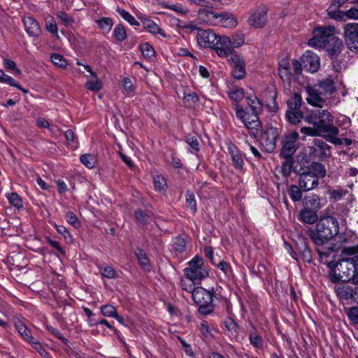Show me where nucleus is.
Returning <instances> with one entry per match:
<instances>
[{"label": "nucleus", "mask_w": 358, "mask_h": 358, "mask_svg": "<svg viewBox=\"0 0 358 358\" xmlns=\"http://www.w3.org/2000/svg\"><path fill=\"white\" fill-rule=\"evenodd\" d=\"M50 58L51 61L55 66L61 69H65L66 67L67 62L62 55L58 53H52Z\"/></svg>", "instance_id": "57"}, {"label": "nucleus", "mask_w": 358, "mask_h": 358, "mask_svg": "<svg viewBox=\"0 0 358 358\" xmlns=\"http://www.w3.org/2000/svg\"><path fill=\"white\" fill-rule=\"evenodd\" d=\"M334 264H337L338 270L343 278V282H351L353 284L354 268L352 258L339 259L337 262H334Z\"/></svg>", "instance_id": "16"}, {"label": "nucleus", "mask_w": 358, "mask_h": 358, "mask_svg": "<svg viewBox=\"0 0 358 358\" xmlns=\"http://www.w3.org/2000/svg\"><path fill=\"white\" fill-rule=\"evenodd\" d=\"M302 189L299 185H292L287 190L288 194L293 202H298L302 199Z\"/></svg>", "instance_id": "43"}, {"label": "nucleus", "mask_w": 358, "mask_h": 358, "mask_svg": "<svg viewBox=\"0 0 358 358\" xmlns=\"http://www.w3.org/2000/svg\"><path fill=\"white\" fill-rule=\"evenodd\" d=\"M113 36L118 42H122L127 38V32L122 24H118L115 26Z\"/></svg>", "instance_id": "51"}, {"label": "nucleus", "mask_w": 358, "mask_h": 358, "mask_svg": "<svg viewBox=\"0 0 358 358\" xmlns=\"http://www.w3.org/2000/svg\"><path fill=\"white\" fill-rule=\"evenodd\" d=\"M336 236L338 242L341 243H350L357 239L356 234L348 228L342 231H338Z\"/></svg>", "instance_id": "31"}, {"label": "nucleus", "mask_w": 358, "mask_h": 358, "mask_svg": "<svg viewBox=\"0 0 358 358\" xmlns=\"http://www.w3.org/2000/svg\"><path fill=\"white\" fill-rule=\"evenodd\" d=\"M199 19L213 26H221L223 27H234L238 22L236 19L228 13H216L213 8H201L198 12Z\"/></svg>", "instance_id": "3"}, {"label": "nucleus", "mask_w": 358, "mask_h": 358, "mask_svg": "<svg viewBox=\"0 0 358 358\" xmlns=\"http://www.w3.org/2000/svg\"><path fill=\"white\" fill-rule=\"evenodd\" d=\"M245 36L243 34H235L229 37L231 43V47L234 50L243 45L245 43Z\"/></svg>", "instance_id": "56"}, {"label": "nucleus", "mask_w": 358, "mask_h": 358, "mask_svg": "<svg viewBox=\"0 0 358 358\" xmlns=\"http://www.w3.org/2000/svg\"><path fill=\"white\" fill-rule=\"evenodd\" d=\"M299 134L291 131L285 134L281 140V149L279 156L281 158H291L298 149Z\"/></svg>", "instance_id": "8"}, {"label": "nucleus", "mask_w": 358, "mask_h": 358, "mask_svg": "<svg viewBox=\"0 0 358 358\" xmlns=\"http://www.w3.org/2000/svg\"><path fill=\"white\" fill-rule=\"evenodd\" d=\"M227 148L228 153L231 157V163L234 168L236 171L243 172L244 171L245 165L243 161V157L245 156V154L243 153L231 141H228L227 143Z\"/></svg>", "instance_id": "13"}, {"label": "nucleus", "mask_w": 358, "mask_h": 358, "mask_svg": "<svg viewBox=\"0 0 358 358\" xmlns=\"http://www.w3.org/2000/svg\"><path fill=\"white\" fill-rule=\"evenodd\" d=\"M116 11L124 20L127 21L131 26L140 25V23L135 19V17L126 10L117 7Z\"/></svg>", "instance_id": "48"}, {"label": "nucleus", "mask_w": 358, "mask_h": 358, "mask_svg": "<svg viewBox=\"0 0 358 358\" xmlns=\"http://www.w3.org/2000/svg\"><path fill=\"white\" fill-rule=\"evenodd\" d=\"M331 146L322 139H314L309 147V156L315 159L324 160L331 155Z\"/></svg>", "instance_id": "12"}, {"label": "nucleus", "mask_w": 358, "mask_h": 358, "mask_svg": "<svg viewBox=\"0 0 358 358\" xmlns=\"http://www.w3.org/2000/svg\"><path fill=\"white\" fill-rule=\"evenodd\" d=\"M345 43L351 51L358 50V23H347L343 27Z\"/></svg>", "instance_id": "11"}, {"label": "nucleus", "mask_w": 358, "mask_h": 358, "mask_svg": "<svg viewBox=\"0 0 358 358\" xmlns=\"http://www.w3.org/2000/svg\"><path fill=\"white\" fill-rule=\"evenodd\" d=\"M311 162L307 157H303L299 164L294 166V172L301 174L302 172H310Z\"/></svg>", "instance_id": "44"}, {"label": "nucleus", "mask_w": 358, "mask_h": 358, "mask_svg": "<svg viewBox=\"0 0 358 358\" xmlns=\"http://www.w3.org/2000/svg\"><path fill=\"white\" fill-rule=\"evenodd\" d=\"M24 29L27 34L31 37L38 38L41 29L38 21L31 16L24 17L22 20Z\"/></svg>", "instance_id": "22"}, {"label": "nucleus", "mask_w": 358, "mask_h": 358, "mask_svg": "<svg viewBox=\"0 0 358 358\" xmlns=\"http://www.w3.org/2000/svg\"><path fill=\"white\" fill-rule=\"evenodd\" d=\"M310 172L313 173L314 176L319 178H323L326 176L327 171L323 164L317 162H312L310 169Z\"/></svg>", "instance_id": "38"}, {"label": "nucleus", "mask_w": 358, "mask_h": 358, "mask_svg": "<svg viewBox=\"0 0 358 358\" xmlns=\"http://www.w3.org/2000/svg\"><path fill=\"white\" fill-rule=\"evenodd\" d=\"M338 229L339 224L336 217L331 215H321L315 229L310 231L309 236L317 246H322L334 238Z\"/></svg>", "instance_id": "2"}, {"label": "nucleus", "mask_w": 358, "mask_h": 358, "mask_svg": "<svg viewBox=\"0 0 358 358\" xmlns=\"http://www.w3.org/2000/svg\"><path fill=\"white\" fill-rule=\"evenodd\" d=\"M101 275L108 279H115L117 277L116 271L110 266H105L99 268Z\"/></svg>", "instance_id": "59"}, {"label": "nucleus", "mask_w": 358, "mask_h": 358, "mask_svg": "<svg viewBox=\"0 0 358 358\" xmlns=\"http://www.w3.org/2000/svg\"><path fill=\"white\" fill-rule=\"evenodd\" d=\"M337 294L343 299L358 301V287L343 285L337 289Z\"/></svg>", "instance_id": "23"}, {"label": "nucleus", "mask_w": 358, "mask_h": 358, "mask_svg": "<svg viewBox=\"0 0 358 358\" xmlns=\"http://www.w3.org/2000/svg\"><path fill=\"white\" fill-rule=\"evenodd\" d=\"M327 193L329 196L330 199L338 201L340 200L344 194H345V191L343 190L342 188L336 189L329 188L327 189Z\"/></svg>", "instance_id": "63"}, {"label": "nucleus", "mask_w": 358, "mask_h": 358, "mask_svg": "<svg viewBox=\"0 0 358 358\" xmlns=\"http://www.w3.org/2000/svg\"><path fill=\"white\" fill-rule=\"evenodd\" d=\"M199 96L195 92L187 93L186 92L183 94L182 101L184 106L186 108L194 109L199 103Z\"/></svg>", "instance_id": "33"}, {"label": "nucleus", "mask_w": 358, "mask_h": 358, "mask_svg": "<svg viewBox=\"0 0 358 358\" xmlns=\"http://www.w3.org/2000/svg\"><path fill=\"white\" fill-rule=\"evenodd\" d=\"M303 69L310 73H316L320 67V57L311 50H306L302 55Z\"/></svg>", "instance_id": "15"}, {"label": "nucleus", "mask_w": 358, "mask_h": 358, "mask_svg": "<svg viewBox=\"0 0 358 358\" xmlns=\"http://www.w3.org/2000/svg\"><path fill=\"white\" fill-rule=\"evenodd\" d=\"M285 160L281 164V173L283 177L287 178L292 171H294V166L293 163V158H283Z\"/></svg>", "instance_id": "42"}, {"label": "nucleus", "mask_w": 358, "mask_h": 358, "mask_svg": "<svg viewBox=\"0 0 358 358\" xmlns=\"http://www.w3.org/2000/svg\"><path fill=\"white\" fill-rule=\"evenodd\" d=\"M96 23L101 29L107 31H110L113 25L112 19L108 17H101L100 20H96Z\"/></svg>", "instance_id": "60"}, {"label": "nucleus", "mask_w": 358, "mask_h": 358, "mask_svg": "<svg viewBox=\"0 0 358 358\" xmlns=\"http://www.w3.org/2000/svg\"><path fill=\"white\" fill-rule=\"evenodd\" d=\"M173 248L177 252L182 253L186 250V240L180 236L174 238L173 241Z\"/></svg>", "instance_id": "54"}, {"label": "nucleus", "mask_w": 358, "mask_h": 358, "mask_svg": "<svg viewBox=\"0 0 358 358\" xmlns=\"http://www.w3.org/2000/svg\"><path fill=\"white\" fill-rule=\"evenodd\" d=\"M15 327L17 332L26 341L31 342L34 337L31 335V330L27 328L22 320L20 317H15L13 318Z\"/></svg>", "instance_id": "24"}, {"label": "nucleus", "mask_w": 358, "mask_h": 358, "mask_svg": "<svg viewBox=\"0 0 358 358\" xmlns=\"http://www.w3.org/2000/svg\"><path fill=\"white\" fill-rule=\"evenodd\" d=\"M303 208L318 211L321 207L320 198L318 195L306 196L302 199Z\"/></svg>", "instance_id": "25"}, {"label": "nucleus", "mask_w": 358, "mask_h": 358, "mask_svg": "<svg viewBox=\"0 0 358 358\" xmlns=\"http://www.w3.org/2000/svg\"><path fill=\"white\" fill-rule=\"evenodd\" d=\"M55 227L57 231L59 234L63 236L65 241L67 243H73V236H71V234H70L69 230L64 226L55 224Z\"/></svg>", "instance_id": "58"}, {"label": "nucleus", "mask_w": 358, "mask_h": 358, "mask_svg": "<svg viewBox=\"0 0 358 358\" xmlns=\"http://www.w3.org/2000/svg\"><path fill=\"white\" fill-rule=\"evenodd\" d=\"M278 136V129L273 127H266L262 131L260 142L266 152L272 153L275 150Z\"/></svg>", "instance_id": "10"}, {"label": "nucleus", "mask_w": 358, "mask_h": 358, "mask_svg": "<svg viewBox=\"0 0 358 358\" xmlns=\"http://www.w3.org/2000/svg\"><path fill=\"white\" fill-rule=\"evenodd\" d=\"M203 265V259L201 257L196 255L189 262V266L184 269L185 275L200 284L201 280L208 276V272L202 267Z\"/></svg>", "instance_id": "7"}, {"label": "nucleus", "mask_w": 358, "mask_h": 358, "mask_svg": "<svg viewBox=\"0 0 358 358\" xmlns=\"http://www.w3.org/2000/svg\"><path fill=\"white\" fill-rule=\"evenodd\" d=\"M343 48L344 45L343 41L338 36H334L322 49L326 50L330 58H334L340 55Z\"/></svg>", "instance_id": "21"}, {"label": "nucleus", "mask_w": 358, "mask_h": 358, "mask_svg": "<svg viewBox=\"0 0 358 358\" xmlns=\"http://www.w3.org/2000/svg\"><path fill=\"white\" fill-rule=\"evenodd\" d=\"M358 255V244L356 245L344 247L341 252L340 259H350L352 257Z\"/></svg>", "instance_id": "50"}, {"label": "nucleus", "mask_w": 358, "mask_h": 358, "mask_svg": "<svg viewBox=\"0 0 358 358\" xmlns=\"http://www.w3.org/2000/svg\"><path fill=\"white\" fill-rule=\"evenodd\" d=\"M80 162L88 169H92L94 167L96 159L94 155L92 154H84L80 157Z\"/></svg>", "instance_id": "52"}, {"label": "nucleus", "mask_w": 358, "mask_h": 358, "mask_svg": "<svg viewBox=\"0 0 358 358\" xmlns=\"http://www.w3.org/2000/svg\"><path fill=\"white\" fill-rule=\"evenodd\" d=\"M45 21L47 31L53 35L57 36L58 28L55 18L52 15H48L45 18Z\"/></svg>", "instance_id": "53"}, {"label": "nucleus", "mask_w": 358, "mask_h": 358, "mask_svg": "<svg viewBox=\"0 0 358 358\" xmlns=\"http://www.w3.org/2000/svg\"><path fill=\"white\" fill-rule=\"evenodd\" d=\"M185 141L196 152L200 150L198 138L196 136L187 134L185 138Z\"/></svg>", "instance_id": "62"}, {"label": "nucleus", "mask_w": 358, "mask_h": 358, "mask_svg": "<svg viewBox=\"0 0 358 358\" xmlns=\"http://www.w3.org/2000/svg\"><path fill=\"white\" fill-rule=\"evenodd\" d=\"M318 87L323 96H331L336 91L335 83L331 78L320 80Z\"/></svg>", "instance_id": "26"}, {"label": "nucleus", "mask_w": 358, "mask_h": 358, "mask_svg": "<svg viewBox=\"0 0 358 358\" xmlns=\"http://www.w3.org/2000/svg\"><path fill=\"white\" fill-rule=\"evenodd\" d=\"M57 17L66 27H72L75 23L74 18L64 11H57Z\"/></svg>", "instance_id": "46"}, {"label": "nucleus", "mask_w": 358, "mask_h": 358, "mask_svg": "<svg viewBox=\"0 0 358 358\" xmlns=\"http://www.w3.org/2000/svg\"><path fill=\"white\" fill-rule=\"evenodd\" d=\"M329 268L328 278L332 283H338L340 281L343 282V278L338 270L337 264L334 262L330 261L327 263Z\"/></svg>", "instance_id": "30"}, {"label": "nucleus", "mask_w": 358, "mask_h": 358, "mask_svg": "<svg viewBox=\"0 0 358 358\" xmlns=\"http://www.w3.org/2000/svg\"><path fill=\"white\" fill-rule=\"evenodd\" d=\"M336 29L334 26L322 27L314 29L313 36L308 41V45L322 49L335 35Z\"/></svg>", "instance_id": "6"}, {"label": "nucleus", "mask_w": 358, "mask_h": 358, "mask_svg": "<svg viewBox=\"0 0 358 358\" xmlns=\"http://www.w3.org/2000/svg\"><path fill=\"white\" fill-rule=\"evenodd\" d=\"M185 201L187 208H189L193 214H195L197 211V207L194 194L189 190L187 191L185 194Z\"/></svg>", "instance_id": "49"}, {"label": "nucleus", "mask_w": 358, "mask_h": 358, "mask_svg": "<svg viewBox=\"0 0 358 358\" xmlns=\"http://www.w3.org/2000/svg\"><path fill=\"white\" fill-rule=\"evenodd\" d=\"M214 290L208 291L201 287H197L192 296L194 303L198 306V312L202 315H208L213 312Z\"/></svg>", "instance_id": "4"}, {"label": "nucleus", "mask_w": 358, "mask_h": 358, "mask_svg": "<svg viewBox=\"0 0 358 358\" xmlns=\"http://www.w3.org/2000/svg\"><path fill=\"white\" fill-rule=\"evenodd\" d=\"M250 343L256 349H261L263 347V338L256 331L249 334Z\"/></svg>", "instance_id": "55"}, {"label": "nucleus", "mask_w": 358, "mask_h": 358, "mask_svg": "<svg viewBox=\"0 0 358 358\" xmlns=\"http://www.w3.org/2000/svg\"><path fill=\"white\" fill-rule=\"evenodd\" d=\"M267 20V10L262 8L252 13L248 20L250 26L255 28H262Z\"/></svg>", "instance_id": "20"}, {"label": "nucleus", "mask_w": 358, "mask_h": 358, "mask_svg": "<svg viewBox=\"0 0 358 358\" xmlns=\"http://www.w3.org/2000/svg\"><path fill=\"white\" fill-rule=\"evenodd\" d=\"M247 103L251 108L252 113L257 116L262 110V106L256 95H250L246 96Z\"/></svg>", "instance_id": "35"}, {"label": "nucleus", "mask_w": 358, "mask_h": 358, "mask_svg": "<svg viewBox=\"0 0 358 358\" xmlns=\"http://www.w3.org/2000/svg\"><path fill=\"white\" fill-rule=\"evenodd\" d=\"M317 211L303 208L299 212V220L306 224H311L318 221Z\"/></svg>", "instance_id": "29"}, {"label": "nucleus", "mask_w": 358, "mask_h": 358, "mask_svg": "<svg viewBox=\"0 0 358 358\" xmlns=\"http://www.w3.org/2000/svg\"><path fill=\"white\" fill-rule=\"evenodd\" d=\"M234 110L236 117L240 120L244 124L245 127L254 135L262 129V122L259 119V116H257L252 113H249L239 103L234 104Z\"/></svg>", "instance_id": "5"}, {"label": "nucleus", "mask_w": 358, "mask_h": 358, "mask_svg": "<svg viewBox=\"0 0 358 358\" xmlns=\"http://www.w3.org/2000/svg\"><path fill=\"white\" fill-rule=\"evenodd\" d=\"M227 94L229 98L236 102L235 103H239L245 96L243 90L238 87H232Z\"/></svg>", "instance_id": "45"}, {"label": "nucleus", "mask_w": 358, "mask_h": 358, "mask_svg": "<svg viewBox=\"0 0 358 358\" xmlns=\"http://www.w3.org/2000/svg\"><path fill=\"white\" fill-rule=\"evenodd\" d=\"M224 324L228 331V336L237 340L238 338L240 326L235 320L231 317H228L224 320Z\"/></svg>", "instance_id": "28"}, {"label": "nucleus", "mask_w": 358, "mask_h": 358, "mask_svg": "<svg viewBox=\"0 0 358 358\" xmlns=\"http://www.w3.org/2000/svg\"><path fill=\"white\" fill-rule=\"evenodd\" d=\"M285 116L287 121L292 124H296L299 123L301 120L303 118L305 119L303 113L301 109L292 111H286Z\"/></svg>", "instance_id": "37"}, {"label": "nucleus", "mask_w": 358, "mask_h": 358, "mask_svg": "<svg viewBox=\"0 0 358 358\" xmlns=\"http://www.w3.org/2000/svg\"><path fill=\"white\" fill-rule=\"evenodd\" d=\"M303 103L302 97L300 94L294 92L286 101L287 109L286 111H292L301 108Z\"/></svg>", "instance_id": "34"}, {"label": "nucleus", "mask_w": 358, "mask_h": 358, "mask_svg": "<svg viewBox=\"0 0 358 358\" xmlns=\"http://www.w3.org/2000/svg\"><path fill=\"white\" fill-rule=\"evenodd\" d=\"M6 197L7 198L9 203L20 210L23 208V201L22 197L16 192L6 193Z\"/></svg>", "instance_id": "41"}, {"label": "nucleus", "mask_w": 358, "mask_h": 358, "mask_svg": "<svg viewBox=\"0 0 358 358\" xmlns=\"http://www.w3.org/2000/svg\"><path fill=\"white\" fill-rule=\"evenodd\" d=\"M143 29H146L148 32L152 34L156 35L159 34L163 38H166V34L163 30L159 27V25L153 20L150 19L143 18L141 20Z\"/></svg>", "instance_id": "27"}, {"label": "nucleus", "mask_w": 358, "mask_h": 358, "mask_svg": "<svg viewBox=\"0 0 358 358\" xmlns=\"http://www.w3.org/2000/svg\"><path fill=\"white\" fill-rule=\"evenodd\" d=\"M295 245L296 251L292 250L290 252L292 257L298 262L299 255H300L303 262L310 263L312 262V254L307 238L303 236H298L295 240Z\"/></svg>", "instance_id": "9"}, {"label": "nucleus", "mask_w": 358, "mask_h": 358, "mask_svg": "<svg viewBox=\"0 0 358 358\" xmlns=\"http://www.w3.org/2000/svg\"><path fill=\"white\" fill-rule=\"evenodd\" d=\"M139 49L145 59L152 61L155 57V51L149 43H143L139 45Z\"/></svg>", "instance_id": "39"}, {"label": "nucleus", "mask_w": 358, "mask_h": 358, "mask_svg": "<svg viewBox=\"0 0 358 358\" xmlns=\"http://www.w3.org/2000/svg\"><path fill=\"white\" fill-rule=\"evenodd\" d=\"M303 69V63H301L297 59H294L292 61V77L294 80H297L299 76L301 74Z\"/></svg>", "instance_id": "64"}, {"label": "nucleus", "mask_w": 358, "mask_h": 358, "mask_svg": "<svg viewBox=\"0 0 358 358\" xmlns=\"http://www.w3.org/2000/svg\"><path fill=\"white\" fill-rule=\"evenodd\" d=\"M152 213L143 210L141 208H137L134 210V216L138 225L145 226L149 223V220L152 217Z\"/></svg>", "instance_id": "32"}, {"label": "nucleus", "mask_w": 358, "mask_h": 358, "mask_svg": "<svg viewBox=\"0 0 358 358\" xmlns=\"http://www.w3.org/2000/svg\"><path fill=\"white\" fill-rule=\"evenodd\" d=\"M299 185L300 188L304 191L308 192L317 188L319 185V179L317 178L314 174L310 172H302L298 174Z\"/></svg>", "instance_id": "18"}, {"label": "nucleus", "mask_w": 358, "mask_h": 358, "mask_svg": "<svg viewBox=\"0 0 358 358\" xmlns=\"http://www.w3.org/2000/svg\"><path fill=\"white\" fill-rule=\"evenodd\" d=\"M306 92L308 94L306 98L308 103L317 107V108H322L325 99L322 97L323 94L321 93V91L315 86L307 85L306 87Z\"/></svg>", "instance_id": "19"}, {"label": "nucleus", "mask_w": 358, "mask_h": 358, "mask_svg": "<svg viewBox=\"0 0 358 358\" xmlns=\"http://www.w3.org/2000/svg\"><path fill=\"white\" fill-rule=\"evenodd\" d=\"M100 311L102 315L108 317H117V308L112 304H106L100 306Z\"/></svg>", "instance_id": "47"}, {"label": "nucleus", "mask_w": 358, "mask_h": 358, "mask_svg": "<svg viewBox=\"0 0 358 358\" xmlns=\"http://www.w3.org/2000/svg\"><path fill=\"white\" fill-rule=\"evenodd\" d=\"M135 255L143 270L150 271L151 266L149 263V259L145 251L140 248H137L136 250L135 251Z\"/></svg>", "instance_id": "36"}, {"label": "nucleus", "mask_w": 358, "mask_h": 358, "mask_svg": "<svg viewBox=\"0 0 358 358\" xmlns=\"http://www.w3.org/2000/svg\"><path fill=\"white\" fill-rule=\"evenodd\" d=\"M217 36L211 29H199L196 36V42L201 48L213 49Z\"/></svg>", "instance_id": "14"}, {"label": "nucleus", "mask_w": 358, "mask_h": 358, "mask_svg": "<svg viewBox=\"0 0 358 358\" xmlns=\"http://www.w3.org/2000/svg\"><path fill=\"white\" fill-rule=\"evenodd\" d=\"M226 276L233 275V269L231 264L223 260H219L217 266Z\"/></svg>", "instance_id": "61"}, {"label": "nucleus", "mask_w": 358, "mask_h": 358, "mask_svg": "<svg viewBox=\"0 0 358 358\" xmlns=\"http://www.w3.org/2000/svg\"><path fill=\"white\" fill-rule=\"evenodd\" d=\"M196 281H193L189 279L187 276L185 275L184 278H182L180 280V287L183 290H185L186 292L191 293L192 296L193 295V293L196 291V287H195L196 285H199Z\"/></svg>", "instance_id": "40"}, {"label": "nucleus", "mask_w": 358, "mask_h": 358, "mask_svg": "<svg viewBox=\"0 0 358 358\" xmlns=\"http://www.w3.org/2000/svg\"><path fill=\"white\" fill-rule=\"evenodd\" d=\"M305 121L315 126L327 141L332 144L341 143L337 137L339 130L334 125V117L328 110L315 108L305 117Z\"/></svg>", "instance_id": "1"}, {"label": "nucleus", "mask_w": 358, "mask_h": 358, "mask_svg": "<svg viewBox=\"0 0 358 358\" xmlns=\"http://www.w3.org/2000/svg\"><path fill=\"white\" fill-rule=\"evenodd\" d=\"M213 49L220 57H227L229 53L231 52L234 50L231 47L229 36L225 35L217 36Z\"/></svg>", "instance_id": "17"}]
</instances>
